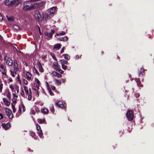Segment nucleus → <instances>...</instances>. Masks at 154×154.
I'll return each instance as SVG.
<instances>
[{
  "label": "nucleus",
  "instance_id": "nucleus-1",
  "mask_svg": "<svg viewBox=\"0 0 154 154\" xmlns=\"http://www.w3.org/2000/svg\"><path fill=\"white\" fill-rule=\"evenodd\" d=\"M32 0L26 1L23 2L22 9L23 11H28L31 10V2H34Z\"/></svg>",
  "mask_w": 154,
  "mask_h": 154
},
{
  "label": "nucleus",
  "instance_id": "nucleus-2",
  "mask_svg": "<svg viewBox=\"0 0 154 154\" xmlns=\"http://www.w3.org/2000/svg\"><path fill=\"white\" fill-rule=\"evenodd\" d=\"M20 4L18 0H6L5 4L10 6H16Z\"/></svg>",
  "mask_w": 154,
  "mask_h": 154
},
{
  "label": "nucleus",
  "instance_id": "nucleus-3",
  "mask_svg": "<svg viewBox=\"0 0 154 154\" xmlns=\"http://www.w3.org/2000/svg\"><path fill=\"white\" fill-rule=\"evenodd\" d=\"M23 88L25 91L26 97H27L28 100H31L32 97V93L31 89H29V91L28 89L26 86H24Z\"/></svg>",
  "mask_w": 154,
  "mask_h": 154
},
{
  "label": "nucleus",
  "instance_id": "nucleus-4",
  "mask_svg": "<svg viewBox=\"0 0 154 154\" xmlns=\"http://www.w3.org/2000/svg\"><path fill=\"white\" fill-rule=\"evenodd\" d=\"M35 88H33V90L36 93L37 96L38 97L39 96V92L38 90L39 88V87L40 84V82L38 79L35 78Z\"/></svg>",
  "mask_w": 154,
  "mask_h": 154
},
{
  "label": "nucleus",
  "instance_id": "nucleus-5",
  "mask_svg": "<svg viewBox=\"0 0 154 154\" xmlns=\"http://www.w3.org/2000/svg\"><path fill=\"white\" fill-rule=\"evenodd\" d=\"M126 116L129 120H132L134 116L133 112L131 110H128L126 113Z\"/></svg>",
  "mask_w": 154,
  "mask_h": 154
},
{
  "label": "nucleus",
  "instance_id": "nucleus-6",
  "mask_svg": "<svg viewBox=\"0 0 154 154\" xmlns=\"http://www.w3.org/2000/svg\"><path fill=\"white\" fill-rule=\"evenodd\" d=\"M36 128L37 131V134H38L39 137L42 138L43 133L40 125L38 124H37L36 125Z\"/></svg>",
  "mask_w": 154,
  "mask_h": 154
},
{
  "label": "nucleus",
  "instance_id": "nucleus-7",
  "mask_svg": "<svg viewBox=\"0 0 154 154\" xmlns=\"http://www.w3.org/2000/svg\"><path fill=\"white\" fill-rule=\"evenodd\" d=\"M56 105L59 107L64 108L66 106L65 102L62 101H59L56 103Z\"/></svg>",
  "mask_w": 154,
  "mask_h": 154
},
{
  "label": "nucleus",
  "instance_id": "nucleus-8",
  "mask_svg": "<svg viewBox=\"0 0 154 154\" xmlns=\"http://www.w3.org/2000/svg\"><path fill=\"white\" fill-rule=\"evenodd\" d=\"M5 113L7 115L9 119H11L12 118V112L10 110L7 108H6L5 109Z\"/></svg>",
  "mask_w": 154,
  "mask_h": 154
},
{
  "label": "nucleus",
  "instance_id": "nucleus-9",
  "mask_svg": "<svg viewBox=\"0 0 154 154\" xmlns=\"http://www.w3.org/2000/svg\"><path fill=\"white\" fill-rule=\"evenodd\" d=\"M34 17L35 19L39 20H40L42 18L41 15L40 14L39 12L37 11H35Z\"/></svg>",
  "mask_w": 154,
  "mask_h": 154
},
{
  "label": "nucleus",
  "instance_id": "nucleus-10",
  "mask_svg": "<svg viewBox=\"0 0 154 154\" xmlns=\"http://www.w3.org/2000/svg\"><path fill=\"white\" fill-rule=\"evenodd\" d=\"M52 17L50 15L46 13L43 14V19L44 21H46L48 19L51 18Z\"/></svg>",
  "mask_w": 154,
  "mask_h": 154
},
{
  "label": "nucleus",
  "instance_id": "nucleus-11",
  "mask_svg": "<svg viewBox=\"0 0 154 154\" xmlns=\"http://www.w3.org/2000/svg\"><path fill=\"white\" fill-rule=\"evenodd\" d=\"M46 1H43L39 3H38L39 4V9H43L45 8V5L46 3Z\"/></svg>",
  "mask_w": 154,
  "mask_h": 154
},
{
  "label": "nucleus",
  "instance_id": "nucleus-12",
  "mask_svg": "<svg viewBox=\"0 0 154 154\" xmlns=\"http://www.w3.org/2000/svg\"><path fill=\"white\" fill-rule=\"evenodd\" d=\"M56 7H53L52 8H50L49 11H50V13L49 14L51 15L52 17L54 14V13L55 12L56 9Z\"/></svg>",
  "mask_w": 154,
  "mask_h": 154
},
{
  "label": "nucleus",
  "instance_id": "nucleus-13",
  "mask_svg": "<svg viewBox=\"0 0 154 154\" xmlns=\"http://www.w3.org/2000/svg\"><path fill=\"white\" fill-rule=\"evenodd\" d=\"M39 5L38 3V2H36L32 4L31 3V10L38 8Z\"/></svg>",
  "mask_w": 154,
  "mask_h": 154
},
{
  "label": "nucleus",
  "instance_id": "nucleus-14",
  "mask_svg": "<svg viewBox=\"0 0 154 154\" xmlns=\"http://www.w3.org/2000/svg\"><path fill=\"white\" fill-rule=\"evenodd\" d=\"M45 35L46 37V38L47 39H49L50 38H51L52 36V33L48 32H45Z\"/></svg>",
  "mask_w": 154,
  "mask_h": 154
},
{
  "label": "nucleus",
  "instance_id": "nucleus-15",
  "mask_svg": "<svg viewBox=\"0 0 154 154\" xmlns=\"http://www.w3.org/2000/svg\"><path fill=\"white\" fill-rule=\"evenodd\" d=\"M14 71L17 72L18 70V64L16 60H15L14 61Z\"/></svg>",
  "mask_w": 154,
  "mask_h": 154
},
{
  "label": "nucleus",
  "instance_id": "nucleus-16",
  "mask_svg": "<svg viewBox=\"0 0 154 154\" xmlns=\"http://www.w3.org/2000/svg\"><path fill=\"white\" fill-rule=\"evenodd\" d=\"M2 125L3 128H4L5 130L8 129L10 127V125L9 123H7L6 124L3 123L2 124Z\"/></svg>",
  "mask_w": 154,
  "mask_h": 154
},
{
  "label": "nucleus",
  "instance_id": "nucleus-17",
  "mask_svg": "<svg viewBox=\"0 0 154 154\" xmlns=\"http://www.w3.org/2000/svg\"><path fill=\"white\" fill-rule=\"evenodd\" d=\"M41 112L43 113L47 114L48 113V110L47 108L44 107L41 109Z\"/></svg>",
  "mask_w": 154,
  "mask_h": 154
},
{
  "label": "nucleus",
  "instance_id": "nucleus-18",
  "mask_svg": "<svg viewBox=\"0 0 154 154\" xmlns=\"http://www.w3.org/2000/svg\"><path fill=\"white\" fill-rule=\"evenodd\" d=\"M6 63L9 66H11L13 64V61L10 58H8L6 60Z\"/></svg>",
  "mask_w": 154,
  "mask_h": 154
},
{
  "label": "nucleus",
  "instance_id": "nucleus-19",
  "mask_svg": "<svg viewBox=\"0 0 154 154\" xmlns=\"http://www.w3.org/2000/svg\"><path fill=\"white\" fill-rule=\"evenodd\" d=\"M26 79L29 81L31 79L32 77V75L31 74L28 72H27L26 73Z\"/></svg>",
  "mask_w": 154,
  "mask_h": 154
},
{
  "label": "nucleus",
  "instance_id": "nucleus-20",
  "mask_svg": "<svg viewBox=\"0 0 154 154\" xmlns=\"http://www.w3.org/2000/svg\"><path fill=\"white\" fill-rule=\"evenodd\" d=\"M53 66L54 69L56 70H58L59 69V66L57 62H54L53 64Z\"/></svg>",
  "mask_w": 154,
  "mask_h": 154
},
{
  "label": "nucleus",
  "instance_id": "nucleus-21",
  "mask_svg": "<svg viewBox=\"0 0 154 154\" xmlns=\"http://www.w3.org/2000/svg\"><path fill=\"white\" fill-rule=\"evenodd\" d=\"M13 98L12 99V101L13 103H15L16 102V100L18 96L15 95L14 93H13L12 94Z\"/></svg>",
  "mask_w": 154,
  "mask_h": 154
},
{
  "label": "nucleus",
  "instance_id": "nucleus-22",
  "mask_svg": "<svg viewBox=\"0 0 154 154\" xmlns=\"http://www.w3.org/2000/svg\"><path fill=\"white\" fill-rule=\"evenodd\" d=\"M61 45L60 44L55 45L54 48V49L56 50L59 49L61 47Z\"/></svg>",
  "mask_w": 154,
  "mask_h": 154
},
{
  "label": "nucleus",
  "instance_id": "nucleus-23",
  "mask_svg": "<svg viewBox=\"0 0 154 154\" xmlns=\"http://www.w3.org/2000/svg\"><path fill=\"white\" fill-rule=\"evenodd\" d=\"M58 40L60 41H66L68 40V38L67 36H65L63 37H61L60 38H57Z\"/></svg>",
  "mask_w": 154,
  "mask_h": 154
},
{
  "label": "nucleus",
  "instance_id": "nucleus-24",
  "mask_svg": "<svg viewBox=\"0 0 154 154\" xmlns=\"http://www.w3.org/2000/svg\"><path fill=\"white\" fill-rule=\"evenodd\" d=\"M60 62L61 63L62 65H64L65 64H67L68 63L67 61H66L64 59L60 60Z\"/></svg>",
  "mask_w": 154,
  "mask_h": 154
},
{
  "label": "nucleus",
  "instance_id": "nucleus-25",
  "mask_svg": "<svg viewBox=\"0 0 154 154\" xmlns=\"http://www.w3.org/2000/svg\"><path fill=\"white\" fill-rule=\"evenodd\" d=\"M3 101L5 104L7 106H8L10 104V102L6 100V99L4 98L3 99Z\"/></svg>",
  "mask_w": 154,
  "mask_h": 154
},
{
  "label": "nucleus",
  "instance_id": "nucleus-26",
  "mask_svg": "<svg viewBox=\"0 0 154 154\" xmlns=\"http://www.w3.org/2000/svg\"><path fill=\"white\" fill-rule=\"evenodd\" d=\"M66 33V32L65 31H62L61 32H60L58 34L57 33L55 34V36H59L60 35H65Z\"/></svg>",
  "mask_w": 154,
  "mask_h": 154
},
{
  "label": "nucleus",
  "instance_id": "nucleus-27",
  "mask_svg": "<svg viewBox=\"0 0 154 154\" xmlns=\"http://www.w3.org/2000/svg\"><path fill=\"white\" fill-rule=\"evenodd\" d=\"M52 74L54 76H57L59 78L61 76V75L56 71H53L52 72Z\"/></svg>",
  "mask_w": 154,
  "mask_h": 154
},
{
  "label": "nucleus",
  "instance_id": "nucleus-28",
  "mask_svg": "<svg viewBox=\"0 0 154 154\" xmlns=\"http://www.w3.org/2000/svg\"><path fill=\"white\" fill-rule=\"evenodd\" d=\"M135 81H136L137 85L138 86L140 87H142V85L140 83V82L139 81V79H135Z\"/></svg>",
  "mask_w": 154,
  "mask_h": 154
},
{
  "label": "nucleus",
  "instance_id": "nucleus-29",
  "mask_svg": "<svg viewBox=\"0 0 154 154\" xmlns=\"http://www.w3.org/2000/svg\"><path fill=\"white\" fill-rule=\"evenodd\" d=\"M38 66H39V70L40 72H43V69L42 67V66L41 64L40 63H39L38 64Z\"/></svg>",
  "mask_w": 154,
  "mask_h": 154
},
{
  "label": "nucleus",
  "instance_id": "nucleus-30",
  "mask_svg": "<svg viewBox=\"0 0 154 154\" xmlns=\"http://www.w3.org/2000/svg\"><path fill=\"white\" fill-rule=\"evenodd\" d=\"M2 78H7V75H6V71H4L3 72H2Z\"/></svg>",
  "mask_w": 154,
  "mask_h": 154
},
{
  "label": "nucleus",
  "instance_id": "nucleus-31",
  "mask_svg": "<svg viewBox=\"0 0 154 154\" xmlns=\"http://www.w3.org/2000/svg\"><path fill=\"white\" fill-rule=\"evenodd\" d=\"M10 72L11 76L13 77H14L16 74L17 72L14 71H14L11 70Z\"/></svg>",
  "mask_w": 154,
  "mask_h": 154
},
{
  "label": "nucleus",
  "instance_id": "nucleus-32",
  "mask_svg": "<svg viewBox=\"0 0 154 154\" xmlns=\"http://www.w3.org/2000/svg\"><path fill=\"white\" fill-rule=\"evenodd\" d=\"M55 84L58 85H60L61 84V81L58 80L56 79Z\"/></svg>",
  "mask_w": 154,
  "mask_h": 154
},
{
  "label": "nucleus",
  "instance_id": "nucleus-33",
  "mask_svg": "<svg viewBox=\"0 0 154 154\" xmlns=\"http://www.w3.org/2000/svg\"><path fill=\"white\" fill-rule=\"evenodd\" d=\"M45 119H39L38 120V123L40 124H42L43 123H44L45 122Z\"/></svg>",
  "mask_w": 154,
  "mask_h": 154
},
{
  "label": "nucleus",
  "instance_id": "nucleus-34",
  "mask_svg": "<svg viewBox=\"0 0 154 154\" xmlns=\"http://www.w3.org/2000/svg\"><path fill=\"white\" fill-rule=\"evenodd\" d=\"M64 56V58L66 59L69 60L70 58V57L68 54H65Z\"/></svg>",
  "mask_w": 154,
  "mask_h": 154
},
{
  "label": "nucleus",
  "instance_id": "nucleus-35",
  "mask_svg": "<svg viewBox=\"0 0 154 154\" xmlns=\"http://www.w3.org/2000/svg\"><path fill=\"white\" fill-rule=\"evenodd\" d=\"M8 20L9 21H12L14 20V18L13 17H7Z\"/></svg>",
  "mask_w": 154,
  "mask_h": 154
},
{
  "label": "nucleus",
  "instance_id": "nucleus-36",
  "mask_svg": "<svg viewBox=\"0 0 154 154\" xmlns=\"http://www.w3.org/2000/svg\"><path fill=\"white\" fill-rule=\"evenodd\" d=\"M47 88L49 92L50 93V94L51 95H53V94L52 93L51 91V88L48 86L47 87Z\"/></svg>",
  "mask_w": 154,
  "mask_h": 154
},
{
  "label": "nucleus",
  "instance_id": "nucleus-37",
  "mask_svg": "<svg viewBox=\"0 0 154 154\" xmlns=\"http://www.w3.org/2000/svg\"><path fill=\"white\" fill-rule=\"evenodd\" d=\"M144 69L142 68H140V69L139 70V71H138L139 73H143L144 72Z\"/></svg>",
  "mask_w": 154,
  "mask_h": 154
},
{
  "label": "nucleus",
  "instance_id": "nucleus-38",
  "mask_svg": "<svg viewBox=\"0 0 154 154\" xmlns=\"http://www.w3.org/2000/svg\"><path fill=\"white\" fill-rule=\"evenodd\" d=\"M0 67L3 70V71H5V69L4 66L2 64H0Z\"/></svg>",
  "mask_w": 154,
  "mask_h": 154
},
{
  "label": "nucleus",
  "instance_id": "nucleus-39",
  "mask_svg": "<svg viewBox=\"0 0 154 154\" xmlns=\"http://www.w3.org/2000/svg\"><path fill=\"white\" fill-rule=\"evenodd\" d=\"M50 111L52 113H53L54 112V108L53 106H52L50 107Z\"/></svg>",
  "mask_w": 154,
  "mask_h": 154
},
{
  "label": "nucleus",
  "instance_id": "nucleus-40",
  "mask_svg": "<svg viewBox=\"0 0 154 154\" xmlns=\"http://www.w3.org/2000/svg\"><path fill=\"white\" fill-rule=\"evenodd\" d=\"M20 94L23 97H24V91H23V90L22 88L21 89V91H20Z\"/></svg>",
  "mask_w": 154,
  "mask_h": 154
},
{
  "label": "nucleus",
  "instance_id": "nucleus-41",
  "mask_svg": "<svg viewBox=\"0 0 154 154\" xmlns=\"http://www.w3.org/2000/svg\"><path fill=\"white\" fill-rule=\"evenodd\" d=\"M13 28L14 29H16L17 31L19 29V27L18 26L16 25H14L13 26Z\"/></svg>",
  "mask_w": 154,
  "mask_h": 154
},
{
  "label": "nucleus",
  "instance_id": "nucleus-42",
  "mask_svg": "<svg viewBox=\"0 0 154 154\" xmlns=\"http://www.w3.org/2000/svg\"><path fill=\"white\" fill-rule=\"evenodd\" d=\"M3 84L0 82V92L1 93L2 92V89L3 88Z\"/></svg>",
  "mask_w": 154,
  "mask_h": 154
},
{
  "label": "nucleus",
  "instance_id": "nucleus-43",
  "mask_svg": "<svg viewBox=\"0 0 154 154\" xmlns=\"http://www.w3.org/2000/svg\"><path fill=\"white\" fill-rule=\"evenodd\" d=\"M12 107L13 110V112L14 113L16 111V109L15 108L14 106V105L13 104H12Z\"/></svg>",
  "mask_w": 154,
  "mask_h": 154
},
{
  "label": "nucleus",
  "instance_id": "nucleus-44",
  "mask_svg": "<svg viewBox=\"0 0 154 154\" xmlns=\"http://www.w3.org/2000/svg\"><path fill=\"white\" fill-rule=\"evenodd\" d=\"M30 134L31 136L33 137L35 134V133L32 131H30Z\"/></svg>",
  "mask_w": 154,
  "mask_h": 154
},
{
  "label": "nucleus",
  "instance_id": "nucleus-45",
  "mask_svg": "<svg viewBox=\"0 0 154 154\" xmlns=\"http://www.w3.org/2000/svg\"><path fill=\"white\" fill-rule=\"evenodd\" d=\"M62 68L64 70H66L67 69V66L64 65H62Z\"/></svg>",
  "mask_w": 154,
  "mask_h": 154
},
{
  "label": "nucleus",
  "instance_id": "nucleus-46",
  "mask_svg": "<svg viewBox=\"0 0 154 154\" xmlns=\"http://www.w3.org/2000/svg\"><path fill=\"white\" fill-rule=\"evenodd\" d=\"M15 89L16 90V92L15 91V93H19V88L18 87H16L15 88Z\"/></svg>",
  "mask_w": 154,
  "mask_h": 154
},
{
  "label": "nucleus",
  "instance_id": "nucleus-47",
  "mask_svg": "<svg viewBox=\"0 0 154 154\" xmlns=\"http://www.w3.org/2000/svg\"><path fill=\"white\" fill-rule=\"evenodd\" d=\"M23 83L26 85H27L28 83L27 81L24 79H23Z\"/></svg>",
  "mask_w": 154,
  "mask_h": 154
},
{
  "label": "nucleus",
  "instance_id": "nucleus-48",
  "mask_svg": "<svg viewBox=\"0 0 154 154\" xmlns=\"http://www.w3.org/2000/svg\"><path fill=\"white\" fill-rule=\"evenodd\" d=\"M7 96L9 99H11V96L9 93H8L7 94Z\"/></svg>",
  "mask_w": 154,
  "mask_h": 154
},
{
  "label": "nucleus",
  "instance_id": "nucleus-49",
  "mask_svg": "<svg viewBox=\"0 0 154 154\" xmlns=\"http://www.w3.org/2000/svg\"><path fill=\"white\" fill-rule=\"evenodd\" d=\"M38 75V70L35 68H34V71Z\"/></svg>",
  "mask_w": 154,
  "mask_h": 154
},
{
  "label": "nucleus",
  "instance_id": "nucleus-50",
  "mask_svg": "<svg viewBox=\"0 0 154 154\" xmlns=\"http://www.w3.org/2000/svg\"><path fill=\"white\" fill-rule=\"evenodd\" d=\"M35 112L34 110H32L30 112V113L32 114H35Z\"/></svg>",
  "mask_w": 154,
  "mask_h": 154
},
{
  "label": "nucleus",
  "instance_id": "nucleus-51",
  "mask_svg": "<svg viewBox=\"0 0 154 154\" xmlns=\"http://www.w3.org/2000/svg\"><path fill=\"white\" fill-rule=\"evenodd\" d=\"M64 50V47H63L61 49V50L60 53H62L63 52Z\"/></svg>",
  "mask_w": 154,
  "mask_h": 154
},
{
  "label": "nucleus",
  "instance_id": "nucleus-52",
  "mask_svg": "<svg viewBox=\"0 0 154 154\" xmlns=\"http://www.w3.org/2000/svg\"><path fill=\"white\" fill-rule=\"evenodd\" d=\"M10 88L11 89V90H12V91H14V87H13V86H12V85H10Z\"/></svg>",
  "mask_w": 154,
  "mask_h": 154
},
{
  "label": "nucleus",
  "instance_id": "nucleus-53",
  "mask_svg": "<svg viewBox=\"0 0 154 154\" xmlns=\"http://www.w3.org/2000/svg\"><path fill=\"white\" fill-rule=\"evenodd\" d=\"M3 17L0 14V21L1 22L2 20Z\"/></svg>",
  "mask_w": 154,
  "mask_h": 154
},
{
  "label": "nucleus",
  "instance_id": "nucleus-54",
  "mask_svg": "<svg viewBox=\"0 0 154 154\" xmlns=\"http://www.w3.org/2000/svg\"><path fill=\"white\" fill-rule=\"evenodd\" d=\"M61 81L62 82H63V83H65V81H66V80L65 79H61Z\"/></svg>",
  "mask_w": 154,
  "mask_h": 154
},
{
  "label": "nucleus",
  "instance_id": "nucleus-55",
  "mask_svg": "<svg viewBox=\"0 0 154 154\" xmlns=\"http://www.w3.org/2000/svg\"><path fill=\"white\" fill-rule=\"evenodd\" d=\"M51 88L53 90H54L55 89V87L54 86H51Z\"/></svg>",
  "mask_w": 154,
  "mask_h": 154
},
{
  "label": "nucleus",
  "instance_id": "nucleus-56",
  "mask_svg": "<svg viewBox=\"0 0 154 154\" xmlns=\"http://www.w3.org/2000/svg\"><path fill=\"white\" fill-rule=\"evenodd\" d=\"M54 32H55V31H54V29H52L51 32V33H52V34H53L54 33Z\"/></svg>",
  "mask_w": 154,
  "mask_h": 154
},
{
  "label": "nucleus",
  "instance_id": "nucleus-57",
  "mask_svg": "<svg viewBox=\"0 0 154 154\" xmlns=\"http://www.w3.org/2000/svg\"><path fill=\"white\" fill-rule=\"evenodd\" d=\"M3 118V115L2 114L0 113V119H2Z\"/></svg>",
  "mask_w": 154,
  "mask_h": 154
},
{
  "label": "nucleus",
  "instance_id": "nucleus-58",
  "mask_svg": "<svg viewBox=\"0 0 154 154\" xmlns=\"http://www.w3.org/2000/svg\"><path fill=\"white\" fill-rule=\"evenodd\" d=\"M38 26V28H39V33H40V35H42V33H41V31L40 28V27Z\"/></svg>",
  "mask_w": 154,
  "mask_h": 154
},
{
  "label": "nucleus",
  "instance_id": "nucleus-59",
  "mask_svg": "<svg viewBox=\"0 0 154 154\" xmlns=\"http://www.w3.org/2000/svg\"><path fill=\"white\" fill-rule=\"evenodd\" d=\"M139 96H140V95L139 94H136V96L137 97H138Z\"/></svg>",
  "mask_w": 154,
  "mask_h": 154
},
{
  "label": "nucleus",
  "instance_id": "nucleus-60",
  "mask_svg": "<svg viewBox=\"0 0 154 154\" xmlns=\"http://www.w3.org/2000/svg\"><path fill=\"white\" fill-rule=\"evenodd\" d=\"M52 57L54 59V60H55L56 61H57V59L55 58V57H54V55H53V56L52 55Z\"/></svg>",
  "mask_w": 154,
  "mask_h": 154
},
{
  "label": "nucleus",
  "instance_id": "nucleus-61",
  "mask_svg": "<svg viewBox=\"0 0 154 154\" xmlns=\"http://www.w3.org/2000/svg\"><path fill=\"white\" fill-rule=\"evenodd\" d=\"M22 0H18V2H19L20 3H21L22 1Z\"/></svg>",
  "mask_w": 154,
  "mask_h": 154
},
{
  "label": "nucleus",
  "instance_id": "nucleus-62",
  "mask_svg": "<svg viewBox=\"0 0 154 154\" xmlns=\"http://www.w3.org/2000/svg\"><path fill=\"white\" fill-rule=\"evenodd\" d=\"M0 39L1 40H2L3 39L2 37V36L0 35Z\"/></svg>",
  "mask_w": 154,
  "mask_h": 154
},
{
  "label": "nucleus",
  "instance_id": "nucleus-63",
  "mask_svg": "<svg viewBox=\"0 0 154 154\" xmlns=\"http://www.w3.org/2000/svg\"><path fill=\"white\" fill-rule=\"evenodd\" d=\"M39 0H32V1H33L34 2H36V1H39Z\"/></svg>",
  "mask_w": 154,
  "mask_h": 154
},
{
  "label": "nucleus",
  "instance_id": "nucleus-64",
  "mask_svg": "<svg viewBox=\"0 0 154 154\" xmlns=\"http://www.w3.org/2000/svg\"><path fill=\"white\" fill-rule=\"evenodd\" d=\"M19 110H20V111H19V112H20V109H19Z\"/></svg>",
  "mask_w": 154,
  "mask_h": 154
}]
</instances>
